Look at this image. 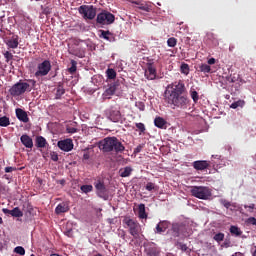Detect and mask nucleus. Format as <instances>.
<instances>
[{
	"instance_id": "1",
	"label": "nucleus",
	"mask_w": 256,
	"mask_h": 256,
	"mask_svg": "<svg viewBox=\"0 0 256 256\" xmlns=\"http://www.w3.org/2000/svg\"><path fill=\"white\" fill-rule=\"evenodd\" d=\"M165 103L172 109H188L190 99L184 81L169 83L163 93Z\"/></svg>"
},
{
	"instance_id": "2",
	"label": "nucleus",
	"mask_w": 256,
	"mask_h": 256,
	"mask_svg": "<svg viewBox=\"0 0 256 256\" xmlns=\"http://www.w3.org/2000/svg\"><path fill=\"white\" fill-rule=\"evenodd\" d=\"M99 147L106 153L111 151L114 153H123V151H125V145L115 136L102 139L99 143Z\"/></svg>"
},
{
	"instance_id": "3",
	"label": "nucleus",
	"mask_w": 256,
	"mask_h": 256,
	"mask_svg": "<svg viewBox=\"0 0 256 256\" xmlns=\"http://www.w3.org/2000/svg\"><path fill=\"white\" fill-rule=\"evenodd\" d=\"M123 224L124 227L128 228V231L130 235L134 237V240H138L142 231L141 224H139L137 220H133V218H124Z\"/></svg>"
},
{
	"instance_id": "4",
	"label": "nucleus",
	"mask_w": 256,
	"mask_h": 256,
	"mask_svg": "<svg viewBox=\"0 0 256 256\" xmlns=\"http://www.w3.org/2000/svg\"><path fill=\"white\" fill-rule=\"evenodd\" d=\"M28 90L31 91L30 83H27L26 81H19L18 83L12 85V87L9 89V93L12 95V97H19Z\"/></svg>"
},
{
	"instance_id": "5",
	"label": "nucleus",
	"mask_w": 256,
	"mask_h": 256,
	"mask_svg": "<svg viewBox=\"0 0 256 256\" xmlns=\"http://www.w3.org/2000/svg\"><path fill=\"white\" fill-rule=\"evenodd\" d=\"M191 193L199 199H209L212 195L210 187L205 185H193V187H191Z\"/></svg>"
},
{
	"instance_id": "6",
	"label": "nucleus",
	"mask_w": 256,
	"mask_h": 256,
	"mask_svg": "<svg viewBox=\"0 0 256 256\" xmlns=\"http://www.w3.org/2000/svg\"><path fill=\"white\" fill-rule=\"evenodd\" d=\"M51 69V61L49 59H44V61L38 63L37 70L35 71L34 75L35 77H45L46 75H49Z\"/></svg>"
},
{
	"instance_id": "7",
	"label": "nucleus",
	"mask_w": 256,
	"mask_h": 256,
	"mask_svg": "<svg viewBox=\"0 0 256 256\" xmlns=\"http://www.w3.org/2000/svg\"><path fill=\"white\" fill-rule=\"evenodd\" d=\"M115 22V15L110 11H102L97 15V23L100 25H112Z\"/></svg>"
},
{
	"instance_id": "8",
	"label": "nucleus",
	"mask_w": 256,
	"mask_h": 256,
	"mask_svg": "<svg viewBox=\"0 0 256 256\" xmlns=\"http://www.w3.org/2000/svg\"><path fill=\"white\" fill-rule=\"evenodd\" d=\"M78 11L85 19L90 20L95 19L97 13V9L94 5H81Z\"/></svg>"
},
{
	"instance_id": "9",
	"label": "nucleus",
	"mask_w": 256,
	"mask_h": 256,
	"mask_svg": "<svg viewBox=\"0 0 256 256\" xmlns=\"http://www.w3.org/2000/svg\"><path fill=\"white\" fill-rule=\"evenodd\" d=\"M108 118L111 121H114L115 123H118L122 119V114L120 111V105H117L115 103L114 105H111L109 111H108Z\"/></svg>"
},
{
	"instance_id": "10",
	"label": "nucleus",
	"mask_w": 256,
	"mask_h": 256,
	"mask_svg": "<svg viewBox=\"0 0 256 256\" xmlns=\"http://www.w3.org/2000/svg\"><path fill=\"white\" fill-rule=\"evenodd\" d=\"M57 145L59 149H62V151H72L74 147L73 139L71 138L60 139Z\"/></svg>"
},
{
	"instance_id": "11",
	"label": "nucleus",
	"mask_w": 256,
	"mask_h": 256,
	"mask_svg": "<svg viewBox=\"0 0 256 256\" xmlns=\"http://www.w3.org/2000/svg\"><path fill=\"white\" fill-rule=\"evenodd\" d=\"M94 185L96 188L97 195L99 197H106L108 189L104 181H102V179H98L97 181L94 182Z\"/></svg>"
},
{
	"instance_id": "12",
	"label": "nucleus",
	"mask_w": 256,
	"mask_h": 256,
	"mask_svg": "<svg viewBox=\"0 0 256 256\" xmlns=\"http://www.w3.org/2000/svg\"><path fill=\"white\" fill-rule=\"evenodd\" d=\"M146 79L154 80L157 77V69L153 63H147L145 71Z\"/></svg>"
},
{
	"instance_id": "13",
	"label": "nucleus",
	"mask_w": 256,
	"mask_h": 256,
	"mask_svg": "<svg viewBox=\"0 0 256 256\" xmlns=\"http://www.w3.org/2000/svg\"><path fill=\"white\" fill-rule=\"evenodd\" d=\"M192 165L194 169H196L197 171H203L204 169H207L208 167L211 166V162L207 161L206 159H199L193 161Z\"/></svg>"
},
{
	"instance_id": "14",
	"label": "nucleus",
	"mask_w": 256,
	"mask_h": 256,
	"mask_svg": "<svg viewBox=\"0 0 256 256\" xmlns=\"http://www.w3.org/2000/svg\"><path fill=\"white\" fill-rule=\"evenodd\" d=\"M16 117L19 119V121H23V123H28L30 121L27 111L21 109L20 107L16 109Z\"/></svg>"
},
{
	"instance_id": "15",
	"label": "nucleus",
	"mask_w": 256,
	"mask_h": 256,
	"mask_svg": "<svg viewBox=\"0 0 256 256\" xmlns=\"http://www.w3.org/2000/svg\"><path fill=\"white\" fill-rule=\"evenodd\" d=\"M69 209V203H67V201H62L61 203H58V206H56L55 213L57 215H61V213H67Z\"/></svg>"
},
{
	"instance_id": "16",
	"label": "nucleus",
	"mask_w": 256,
	"mask_h": 256,
	"mask_svg": "<svg viewBox=\"0 0 256 256\" xmlns=\"http://www.w3.org/2000/svg\"><path fill=\"white\" fill-rule=\"evenodd\" d=\"M20 140H21V143L25 145V147L32 149V147L34 146V141L32 137H30V135H27V134L21 135Z\"/></svg>"
},
{
	"instance_id": "17",
	"label": "nucleus",
	"mask_w": 256,
	"mask_h": 256,
	"mask_svg": "<svg viewBox=\"0 0 256 256\" xmlns=\"http://www.w3.org/2000/svg\"><path fill=\"white\" fill-rule=\"evenodd\" d=\"M99 37H101L102 39H106V41L110 42H114L116 40L115 35L111 33V31H105L104 29H100Z\"/></svg>"
},
{
	"instance_id": "18",
	"label": "nucleus",
	"mask_w": 256,
	"mask_h": 256,
	"mask_svg": "<svg viewBox=\"0 0 256 256\" xmlns=\"http://www.w3.org/2000/svg\"><path fill=\"white\" fill-rule=\"evenodd\" d=\"M6 45L11 49H17L19 45V35H12V37L6 41Z\"/></svg>"
},
{
	"instance_id": "19",
	"label": "nucleus",
	"mask_w": 256,
	"mask_h": 256,
	"mask_svg": "<svg viewBox=\"0 0 256 256\" xmlns=\"http://www.w3.org/2000/svg\"><path fill=\"white\" fill-rule=\"evenodd\" d=\"M183 229H185V226H183V224H173L171 231H172L174 237H179V235H181Z\"/></svg>"
},
{
	"instance_id": "20",
	"label": "nucleus",
	"mask_w": 256,
	"mask_h": 256,
	"mask_svg": "<svg viewBox=\"0 0 256 256\" xmlns=\"http://www.w3.org/2000/svg\"><path fill=\"white\" fill-rule=\"evenodd\" d=\"M4 213H9L12 217H23V212H21L20 208H13V210H8V208H3Z\"/></svg>"
},
{
	"instance_id": "21",
	"label": "nucleus",
	"mask_w": 256,
	"mask_h": 256,
	"mask_svg": "<svg viewBox=\"0 0 256 256\" xmlns=\"http://www.w3.org/2000/svg\"><path fill=\"white\" fill-rule=\"evenodd\" d=\"M154 125L156 127H159L160 129H166L167 121H166V119H163V117H155Z\"/></svg>"
},
{
	"instance_id": "22",
	"label": "nucleus",
	"mask_w": 256,
	"mask_h": 256,
	"mask_svg": "<svg viewBox=\"0 0 256 256\" xmlns=\"http://www.w3.org/2000/svg\"><path fill=\"white\" fill-rule=\"evenodd\" d=\"M138 216L140 217V219H147L148 214L146 212L145 203H140V205L138 206Z\"/></svg>"
},
{
	"instance_id": "23",
	"label": "nucleus",
	"mask_w": 256,
	"mask_h": 256,
	"mask_svg": "<svg viewBox=\"0 0 256 256\" xmlns=\"http://www.w3.org/2000/svg\"><path fill=\"white\" fill-rule=\"evenodd\" d=\"M65 94V87L63 83H58L56 87V99H61V97Z\"/></svg>"
},
{
	"instance_id": "24",
	"label": "nucleus",
	"mask_w": 256,
	"mask_h": 256,
	"mask_svg": "<svg viewBox=\"0 0 256 256\" xmlns=\"http://www.w3.org/2000/svg\"><path fill=\"white\" fill-rule=\"evenodd\" d=\"M169 224L168 222H159V224H157L156 226V233H164V231H166V229H168Z\"/></svg>"
},
{
	"instance_id": "25",
	"label": "nucleus",
	"mask_w": 256,
	"mask_h": 256,
	"mask_svg": "<svg viewBox=\"0 0 256 256\" xmlns=\"http://www.w3.org/2000/svg\"><path fill=\"white\" fill-rule=\"evenodd\" d=\"M47 145V139L43 137V135H38L36 137V147H46Z\"/></svg>"
},
{
	"instance_id": "26",
	"label": "nucleus",
	"mask_w": 256,
	"mask_h": 256,
	"mask_svg": "<svg viewBox=\"0 0 256 256\" xmlns=\"http://www.w3.org/2000/svg\"><path fill=\"white\" fill-rule=\"evenodd\" d=\"M118 84L117 83H111L108 88L105 91V95H114L117 91Z\"/></svg>"
},
{
	"instance_id": "27",
	"label": "nucleus",
	"mask_w": 256,
	"mask_h": 256,
	"mask_svg": "<svg viewBox=\"0 0 256 256\" xmlns=\"http://www.w3.org/2000/svg\"><path fill=\"white\" fill-rule=\"evenodd\" d=\"M133 169L130 166L124 167V169H120V176L121 177H129L131 175Z\"/></svg>"
},
{
	"instance_id": "28",
	"label": "nucleus",
	"mask_w": 256,
	"mask_h": 256,
	"mask_svg": "<svg viewBox=\"0 0 256 256\" xmlns=\"http://www.w3.org/2000/svg\"><path fill=\"white\" fill-rule=\"evenodd\" d=\"M198 71H201L202 73H211V67L207 63H201L198 66Z\"/></svg>"
},
{
	"instance_id": "29",
	"label": "nucleus",
	"mask_w": 256,
	"mask_h": 256,
	"mask_svg": "<svg viewBox=\"0 0 256 256\" xmlns=\"http://www.w3.org/2000/svg\"><path fill=\"white\" fill-rule=\"evenodd\" d=\"M11 121H10V117H7V115H3L2 117H0V126L1 127H8V125H10Z\"/></svg>"
},
{
	"instance_id": "30",
	"label": "nucleus",
	"mask_w": 256,
	"mask_h": 256,
	"mask_svg": "<svg viewBox=\"0 0 256 256\" xmlns=\"http://www.w3.org/2000/svg\"><path fill=\"white\" fill-rule=\"evenodd\" d=\"M244 105H245L244 99H238V101H234L233 103H231L230 107L232 109H237L238 107H244Z\"/></svg>"
},
{
	"instance_id": "31",
	"label": "nucleus",
	"mask_w": 256,
	"mask_h": 256,
	"mask_svg": "<svg viewBox=\"0 0 256 256\" xmlns=\"http://www.w3.org/2000/svg\"><path fill=\"white\" fill-rule=\"evenodd\" d=\"M190 96L193 99L194 103H198L200 97L198 91L196 89L191 88L190 89Z\"/></svg>"
},
{
	"instance_id": "32",
	"label": "nucleus",
	"mask_w": 256,
	"mask_h": 256,
	"mask_svg": "<svg viewBox=\"0 0 256 256\" xmlns=\"http://www.w3.org/2000/svg\"><path fill=\"white\" fill-rule=\"evenodd\" d=\"M180 71H181V73H183L184 75H189V73H190L189 64H188V63H181Z\"/></svg>"
},
{
	"instance_id": "33",
	"label": "nucleus",
	"mask_w": 256,
	"mask_h": 256,
	"mask_svg": "<svg viewBox=\"0 0 256 256\" xmlns=\"http://www.w3.org/2000/svg\"><path fill=\"white\" fill-rule=\"evenodd\" d=\"M146 189L148 191H157L158 189V185L156 183H154L153 181H148V183H146Z\"/></svg>"
},
{
	"instance_id": "34",
	"label": "nucleus",
	"mask_w": 256,
	"mask_h": 256,
	"mask_svg": "<svg viewBox=\"0 0 256 256\" xmlns=\"http://www.w3.org/2000/svg\"><path fill=\"white\" fill-rule=\"evenodd\" d=\"M106 75L108 79H116L117 77V73L115 69H111V68L107 69Z\"/></svg>"
},
{
	"instance_id": "35",
	"label": "nucleus",
	"mask_w": 256,
	"mask_h": 256,
	"mask_svg": "<svg viewBox=\"0 0 256 256\" xmlns=\"http://www.w3.org/2000/svg\"><path fill=\"white\" fill-rule=\"evenodd\" d=\"M161 250L159 248H150L148 250V256H160Z\"/></svg>"
},
{
	"instance_id": "36",
	"label": "nucleus",
	"mask_w": 256,
	"mask_h": 256,
	"mask_svg": "<svg viewBox=\"0 0 256 256\" xmlns=\"http://www.w3.org/2000/svg\"><path fill=\"white\" fill-rule=\"evenodd\" d=\"M68 71L71 74L76 73V71H77V61H75V59L71 60V67H69Z\"/></svg>"
},
{
	"instance_id": "37",
	"label": "nucleus",
	"mask_w": 256,
	"mask_h": 256,
	"mask_svg": "<svg viewBox=\"0 0 256 256\" xmlns=\"http://www.w3.org/2000/svg\"><path fill=\"white\" fill-rule=\"evenodd\" d=\"M14 252L16 254H19L20 256H25L26 254V250L25 248H23V246H17L15 249H14Z\"/></svg>"
},
{
	"instance_id": "38",
	"label": "nucleus",
	"mask_w": 256,
	"mask_h": 256,
	"mask_svg": "<svg viewBox=\"0 0 256 256\" xmlns=\"http://www.w3.org/2000/svg\"><path fill=\"white\" fill-rule=\"evenodd\" d=\"M81 191H83L84 193H89L90 191H93V185L91 184L81 185Z\"/></svg>"
},
{
	"instance_id": "39",
	"label": "nucleus",
	"mask_w": 256,
	"mask_h": 256,
	"mask_svg": "<svg viewBox=\"0 0 256 256\" xmlns=\"http://www.w3.org/2000/svg\"><path fill=\"white\" fill-rule=\"evenodd\" d=\"M168 47H176L177 45V39L176 37H170L167 41Z\"/></svg>"
},
{
	"instance_id": "40",
	"label": "nucleus",
	"mask_w": 256,
	"mask_h": 256,
	"mask_svg": "<svg viewBox=\"0 0 256 256\" xmlns=\"http://www.w3.org/2000/svg\"><path fill=\"white\" fill-rule=\"evenodd\" d=\"M214 240L216 242H223V240H225V234H223V232H219L214 236Z\"/></svg>"
},
{
	"instance_id": "41",
	"label": "nucleus",
	"mask_w": 256,
	"mask_h": 256,
	"mask_svg": "<svg viewBox=\"0 0 256 256\" xmlns=\"http://www.w3.org/2000/svg\"><path fill=\"white\" fill-rule=\"evenodd\" d=\"M4 57L6 59V62L9 63V61H11L14 58V55L10 51H5Z\"/></svg>"
},
{
	"instance_id": "42",
	"label": "nucleus",
	"mask_w": 256,
	"mask_h": 256,
	"mask_svg": "<svg viewBox=\"0 0 256 256\" xmlns=\"http://www.w3.org/2000/svg\"><path fill=\"white\" fill-rule=\"evenodd\" d=\"M220 203L222 205H224V207H226V209H229V207H231V201H229L228 199H220Z\"/></svg>"
},
{
	"instance_id": "43",
	"label": "nucleus",
	"mask_w": 256,
	"mask_h": 256,
	"mask_svg": "<svg viewBox=\"0 0 256 256\" xmlns=\"http://www.w3.org/2000/svg\"><path fill=\"white\" fill-rule=\"evenodd\" d=\"M77 127H71V125H66V133H77Z\"/></svg>"
},
{
	"instance_id": "44",
	"label": "nucleus",
	"mask_w": 256,
	"mask_h": 256,
	"mask_svg": "<svg viewBox=\"0 0 256 256\" xmlns=\"http://www.w3.org/2000/svg\"><path fill=\"white\" fill-rule=\"evenodd\" d=\"M177 247L182 250V252H187L188 246L187 244H182V242H177Z\"/></svg>"
},
{
	"instance_id": "45",
	"label": "nucleus",
	"mask_w": 256,
	"mask_h": 256,
	"mask_svg": "<svg viewBox=\"0 0 256 256\" xmlns=\"http://www.w3.org/2000/svg\"><path fill=\"white\" fill-rule=\"evenodd\" d=\"M230 232L235 233V235H241V232H240L238 226H231L230 227Z\"/></svg>"
},
{
	"instance_id": "46",
	"label": "nucleus",
	"mask_w": 256,
	"mask_h": 256,
	"mask_svg": "<svg viewBox=\"0 0 256 256\" xmlns=\"http://www.w3.org/2000/svg\"><path fill=\"white\" fill-rule=\"evenodd\" d=\"M136 127L140 130V133H144L146 131L144 123H136Z\"/></svg>"
},
{
	"instance_id": "47",
	"label": "nucleus",
	"mask_w": 256,
	"mask_h": 256,
	"mask_svg": "<svg viewBox=\"0 0 256 256\" xmlns=\"http://www.w3.org/2000/svg\"><path fill=\"white\" fill-rule=\"evenodd\" d=\"M144 147H145L144 143H140V144L137 145V147L134 149V153H140Z\"/></svg>"
},
{
	"instance_id": "48",
	"label": "nucleus",
	"mask_w": 256,
	"mask_h": 256,
	"mask_svg": "<svg viewBox=\"0 0 256 256\" xmlns=\"http://www.w3.org/2000/svg\"><path fill=\"white\" fill-rule=\"evenodd\" d=\"M140 9H142V11H146L148 13H150V11H151V7H149V5H142L140 7Z\"/></svg>"
},
{
	"instance_id": "49",
	"label": "nucleus",
	"mask_w": 256,
	"mask_h": 256,
	"mask_svg": "<svg viewBox=\"0 0 256 256\" xmlns=\"http://www.w3.org/2000/svg\"><path fill=\"white\" fill-rule=\"evenodd\" d=\"M216 63V59L214 57H211V59H208V65L211 67V65H214Z\"/></svg>"
},
{
	"instance_id": "50",
	"label": "nucleus",
	"mask_w": 256,
	"mask_h": 256,
	"mask_svg": "<svg viewBox=\"0 0 256 256\" xmlns=\"http://www.w3.org/2000/svg\"><path fill=\"white\" fill-rule=\"evenodd\" d=\"M15 169H16V167L8 166V167H5V172L10 173L11 171H14Z\"/></svg>"
},
{
	"instance_id": "51",
	"label": "nucleus",
	"mask_w": 256,
	"mask_h": 256,
	"mask_svg": "<svg viewBox=\"0 0 256 256\" xmlns=\"http://www.w3.org/2000/svg\"><path fill=\"white\" fill-rule=\"evenodd\" d=\"M247 222L256 225V218H248Z\"/></svg>"
},
{
	"instance_id": "52",
	"label": "nucleus",
	"mask_w": 256,
	"mask_h": 256,
	"mask_svg": "<svg viewBox=\"0 0 256 256\" xmlns=\"http://www.w3.org/2000/svg\"><path fill=\"white\" fill-rule=\"evenodd\" d=\"M51 158L53 159V161H58L59 155L57 153H54L53 155H51Z\"/></svg>"
},
{
	"instance_id": "53",
	"label": "nucleus",
	"mask_w": 256,
	"mask_h": 256,
	"mask_svg": "<svg viewBox=\"0 0 256 256\" xmlns=\"http://www.w3.org/2000/svg\"><path fill=\"white\" fill-rule=\"evenodd\" d=\"M245 209H247V207L249 208V211H253L254 207H255V203H250V206H244Z\"/></svg>"
},
{
	"instance_id": "54",
	"label": "nucleus",
	"mask_w": 256,
	"mask_h": 256,
	"mask_svg": "<svg viewBox=\"0 0 256 256\" xmlns=\"http://www.w3.org/2000/svg\"><path fill=\"white\" fill-rule=\"evenodd\" d=\"M83 159H90V153H89V151H86V152L83 154Z\"/></svg>"
},
{
	"instance_id": "55",
	"label": "nucleus",
	"mask_w": 256,
	"mask_h": 256,
	"mask_svg": "<svg viewBox=\"0 0 256 256\" xmlns=\"http://www.w3.org/2000/svg\"><path fill=\"white\" fill-rule=\"evenodd\" d=\"M71 233H72V230H67V232H65V235H68V237H70Z\"/></svg>"
},
{
	"instance_id": "56",
	"label": "nucleus",
	"mask_w": 256,
	"mask_h": 256,
	"mask_svg": "<svg viewBox=\"0 0 256 256\" xmlns=\"http://www.w3.org/2000/svg\"><path fill=\"white\" fill-rule=\"evenodd\" d=\"M30 83H32L33 85H36L37 81H35V79H30Z\"/></svg>"
},
{
	"instance_id": "57",
	"label": "nucleus",
	"mask_w": 256,
	"mask_h": 256,
	"mask_svg": "<svg viewBox=\"0 0 256 256\" xmlns=\"http://www.w3.org/2000/svg\"><path fill=\"white\" fill-rule=\"evenodd\" d=\"M44 13H46V15H48L50 13L49 9H44Z\"/></svg>"
},
{
	"instance_id": "58",
	"label": "nucleus",
	"mask_w": 256,
	"mask_h": 256,
	"mask_svg": "<svg viewBox=\"0 0 256 256\" xmlns=\"http://www.w3.org/2000/svg\"><path fill=\"white\" fill-rule=\"evenodd\" d=\"M141 105H142V107H140V109H141L142 111H144L145 105H143V104H141Z\"/></svg>"
},
{
	"instance_id": "59",
	"label": "nucleus",
	"mask_w": 256,
	"mask_h": 256,
	"mask_svg": "<svg viewBox=\"0 0 256 256\" xmlns=\"http://www.w3.org/2000/svg\"><path fill=\"white\" fill-rule=\"evenodd\" d=\"M252 256H256V247H255V251L253 252Z\"/></svg>"
},
{
	"instance_id": "60",
	"label": "nucleus",
	"mask_w": 256,
	"mask_h": 256,
	"mask_svg": "<svg viewBox=\"0 0 256 256\" xmlns=\"http://www.w3.org/2000/svg\"><path fill=\"white\" fill-rule=\"evenodd\" d=\"M0 223H4V222H3V218H1V216H0Z\"/></svg>"
},
{
	"instance_id": "61",
	"label": "nucleus",
	"mask_w": 256,
	"mask_h": 256,
	"mask_svg": "<svg viewBox=\"0 0 256 256\" xmlns=\"http://www.w3.org/2000/svg\"><path fill=\"white\" fill-rule=\"evenodd\" d=\"M50 256H59V254H51Z\"/></svg>"
},
{
	"instance_id": "62",
	"label": "nucleus",
	"mask_w": 256,
	"mask_h": 256,
	"mask_svg": "<svg viewBox=\"0 0 256 256\" xmlns=\"http://www.w3.org/2000/svg\"><path fill=\"white\" fill-rule=\"evenodd\" d=\"M96 256H102V254H96Z\"/></svg>"
},
{
	"instance_id": "63",
	"label": "nucleus",
	"mask_w": 256,
	"mask_h": 256,
	"mask_svg": "<svg viewBox=\"0 0 256 256\" xmlns=\"http://www.w3.org/2000/svg\"><path fill=\"white\" fill-rule=\"evenodd\" d=\"M31 256H35V254H31Z\"/></svg>"
}]
</instances>
